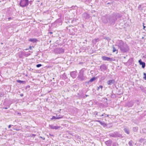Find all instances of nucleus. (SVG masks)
I'll list each match as a JSON object with an SVG mask.
<instances>
[{
	"label": "nucleus",
	"instance_id": "nucleus-1",
	"mask_svg": "<svg viewBox=\"0 0 146 146\" xmlns=\"http://www.w3.org/2000/svg\"><path fill=\"white\" fill-rule=\"evenodd\" d=\"M116 44V45L118 46L122 52L125 53L129 51V46L122 40H118Z\"/></svg>",
	"mask_w": 146,
	"mask_h": 146
},
{
	"label": "nucleus",
	"instance_id": "nucleus-2",
	"mask_svg": "<svg viewBox=\"0 0 146 146\" xmlns=\"http://www.w3.org/2000/svg\"><path fill=\"white\" fill-rule=\"evenodd\" d=\"M84 69H82L80 70L78 77V79L81 81L86 80V77L84 75Z\"/></svg>",
	"mask_w": 146,
	"mask_h": 146
},
{
	"label": "nucleus",
	"instance_id": "nucleus-3",
	"mask_svg": "<svg viewBox=\"0 0 146 146\" xmlns=\"http://www.w3.org/2000/svg\"><path fill=\"white\" fill-rule=\"evenodd\" d=\"M116 21V19L115 18L113 14L109 16V22L111 25H114Z\"/></svg>",
	"mask_w": 146,
	"mask_h": 146
},
{
	"label": "nucleus",
	"instance_id": "nucleus-4",
	"mask_svg": "<svg viewBox=\"0 0 146 146\" xmlns=\"http://www.w3.org/2000/svg\"><path fill=\"white\" fill-rule=\"evenodd\" d=\"M110 136L113 137H119L122 138V136L121 134L117 132H115L110 133Z\"/></svg>",
	"mask_w": 146,
	"mask_h": 146
},
{
	"label": "nucleus",
	"instance_id": "nucleus-5",
	"mask_svg": "<svg viewBox=\"0 0 146 146\" xmlns=\"http://www.w3.org/2000/svg\"><path fill=\"white\" fill-rule=\"evenodd\" d=\"M28 4V0H21L19 2L20 5L23 7L27 6Z\"/></svg>",
	"mask_w": 146,
	"mask_h": 146
},
{
	"label": "nucleus",
	"instance_id": "nucleus-6",
	"mask_svg": "<svg viewBox=\"0 0 146 146\" xmlns=\"http://www.w3.org/2000/svg\"><path fill=\"white\" fill-rule=\"evenodd\" d=\"M102 22L104 23H107L109 21V17L107 15H106L102 17Z\"/></svg>",
	"mask_w": 146,
	"mask_h": 146
},
{
	"label": "nucleus",
	"instance_id": "nucleus-7",
	"mask_svg": "<svg viewBox=\"0 0 146 146\" xmlns=\"http://www.w3.org/2000/svg\"><path fill=\"white\" fill-rule=\"evenodd\" d=\"M113 14L115 17V18L116 19V20L120 18L122 16L121 14L120 13H114Z\"/></svg>",
	"mask_w": 146,
	"mask_h": 146
},
{
	"label": "nucleus",
	"instance_id": "nucleus-8",
	"mask_svg": "<svg viewBox=\"0 0 146 146\" xmlns=\"http://www.w3.org/2000/svg\"><path fill=\"white\" fill-rule=\"evenodd\" d=\"M55 52L58 54L63 53L64 52V49L62 48H58L56 49Z\"/></svg>",
	"mask_w": 146,
	"mask_h": 146
},
{
	"label": "nucleus",
	"instance_id": "nucleus-9",
	"mask_svg": "<svg viewBox=\"0 0 146 146\" xmlns=\"http://www.w3.org/2000/svg\"><path fill=\"white\" fill-rule=\"evenodd\" d=\"M100 68L102 71H104L106 70L107 68L106 65L105 64H103L100 66Z\"/></svg>",
	"mask_w": 146,
	"mask_h": 146
},
{
	"label": "nucleus",
	"instance_id": "nucleus-10",
	"mask_svg": "<svg viewBox=\"0 0 146 146\" xmlns=\"http://www.w3.org/2000/svg\"><path fill=\"white\" fill-rule=\"evenodd\" d=\"M77 72L76 71H72L70 73V75L73 78H75L77 76Z\"/></svg>",
	"mask_w": 146,
	"mask_h": 146
},
{
	"label": "nucleus",
	"instance_id": "nucleus-11",
	"mask_svg": "<svg viewBox=\"0 0 146 146\" xmlns=\"http://www.w3.org/2000/svg\"><path fill=\"white\" fill-rule=\"evenodd\" d=\"M82 16L83 17L86 19H88L90 17V15L86 13H83L82 15Z\"/></svg>",
	"mask_w": 146,
	"mask_h": 146
},
{
	"label": "nucleus",
	"instance_id": "nucleus-12",
	"mask_svg": "<svg viewBox=\"0 0 146 146\" xmlns=\"http://www.w3.org/2000/svg\"><path fill=\"white\" fill-rule=\"evenodd\" d=\"M102 58L103 60L104 61L106 60L108 61H111L112 60L111 58L105 56H102Z\"/></svg>",
	"mask_w": 146,
	"mask_h": 146
},
{
	"label": "nucleus",
	"instance_id": "nucleus-13",
	"mask_svg": "<svg viewBox=\"0 0 146 146\" xmlns=\"http://www.w3.org/2000/svg\"><path fill=\"white\" fill-rule=\"evenodd\" d=\"M49 126L51 129H57L61 127L60 126H54L53 125H49Z\"/></svg>",
	"mask_w": 146,
	"mask_h": 146
},
{
	"label": "nucleus",
	"instance_id": "nucleus-14",
	"mask_svg": "<svg viewBox=\"0 0 146 146\" xmlns=\"http://www.w3.org/2000/svg\"><path fill=\"white\" fill-rule=\"evenodd\" d=\"M112 143V141L110 140H109L106 141L105 143L107 146H111Z\"/></svg>",
	"mask_w": 146,
	"mask_h": 146
},
{
	"label": "nucleus",
	"instance_id": "nucleus-15",
	"mask_svg": "<svg viewBox=\"0 0 146 146\" xmlns=\"http://www.w3.org/2000/svg\"><path fill=\"white\" fill-rule=\"evenodd\" d=\"M139 64L142 65V67L143 68H144L145 67V62L142 61L141 59H140L139 60Z\"/></svg>",
	"mask_w": 146,
	"mask_h": 146
},
{
	"label": "nucleus",
	"instance_id": "nucleus-16",
	"mask_svg": "<svg viewBox=\"0 0 146 146\" xmlns=\"http://www.w3.org/2000/svg\"><path fill=\"white\" fill-rule=\"evenodd\" d=\"M115 82V81L114 80H110L107 81V83L108 85H111Z\"/></svg>",
	"mask_w": 146,
	"mask_h": 146
},
{
	"label": "nucleus",
	"instance_id": "nucleus-17",
	"mask_svg": "<svg viewBox=\"0 0 146 146\" xmlns=\"http://www.w3.org/2000/svg\"><path fill=\"white\" fill-rule=\"evenodd\" d=\"M134 104V102L132 101H131L128 103L126 106H128V107H132Z\"/></svg>",
	"mask_w": 146,
	"mask_h": 146
},
{
	"label": "nucleus",
	"instance_id": "nucleus-18",
	"mask_svg": "<svg viewBox=\"0 0 146 146\" xmlns=\"http://www.w3.org/2000/svg\"><path fill=\"white\" fill-rule=\"evenodd\" d=\"M96 121L99 122L101 125L103 126L104 127H105L106 126V124L104 122H102L99 120H96Z\"/></svg>",
	"mask_w": 146,
	"mask_h": 146
},
{
	"label": "nucleus",
	"instance_id": "nucleus-19",
	"mask_svg": "<svg viewBox=\"0 0 146 146\" xmlns=\"http://www.w3.org/2000/svg\"><path fill=\"white\" fill-rule=\"evenodd\" d=\"M37 40L35 38H30L29 40V41L32 42L33 43H36Z\"/></svg>",
	"mask_w": 146,
	"mask_h": 146
},
{
	"label": "nucleus",
	"instance_id": "nucleus-20",
	"mask_svg": "<svg viewBox=\"0 0 146 146\" xmlns=\"http://www.w3.org/2000/svg\"><path fill=\"white\" fill-rule=\"evenodd\" d=\"M60 76V78L63 79L65 80L67 78V77L65 73H64L63 74L61 75Z\"/></svg>",
	"mask_w": 146,
	"mask_h": 146
},
{
	"label": "nucleus",
	"instance_id": "nucleus-21",
	"mask_svg": "<svg viewBox=\"0 0 146 146\" xmlns=\"http://www.w3.org/2000/svg\"><path fill=\"white\" fill-rule=\"evenodd\" d=\"M124 130L125 132L127 134H129V130L127 128L125 127L124 129Z\"/></svg>",
	"mask_w": 146,
	"mask_h": 146
},
{
	"label": "nucleus",
	"instance_id": "nucleus-22",
	"mask_svg": "<svg viewBox=\"0 0 146 146\" xmlns=\"http://www.w3.org/2000/svg\"><path fill=\"white\" fill-rule=\"evenodd\" d=\"M62 117H55L54 116H53L52 118L51 119H61Z\"/></svg>",
	"mask_w": 146,
	"mask_h": 146
},
{
	"label": "nucleus",
	"instance_id": "nucleus-23",
	"mask_svg": "<svg viewBox=\"0 0 146 146\" xmlns=\"http://www.w3.org/2000/svg\"><path fill=\"white\" fill-rule=\"evenodd\" d=\"M17 82L20 84H24L25 83V81H22L20 80H17Z\"/></svg>",
	"mask_w": 146,
	"mask_h": 146
},
{
	"label": "nucleus",
	"instance_id": "nucleus-24",
	"mask_svg": "<svg viewBox=\"0 0 146 146\" xmlns=\"http://www.w3.org/2000/svg\"><path fill=\"white\" fill-rule=\"evenodd\" d=\"M138 128L137 127H134L133 128V131L135 132H137V131Z\"/></svg>",
	"mask_w": 146,
	"mask_h": 146
},
{
	"label": "nucleus",
	"instance_id": "nucleus-25",
	"mask_svg": "<svg viewBox=\"0 0 146 146\" xmlns=\"http://www.w3.org/2000/svg\"><path fill=\"white\" fill-rule=\"evenodd\" d=\"M95 80V77H93L92 78H91L90 80L89 81V82H92L93 81H94Z\"/></svg>",
	"mask_w": 146,
	"mask_h": 146
},
{
	"label": "nucleus",
	"instance_id": "nucleus-26",
	"mask_svg": "<svg viewBox=\"0 0 146 146\" xmlns=\"http://www.w3.org/2000/svg\"><path fill=\"white\" fill-rule=\"evenodd\" d=\"M112 48H113V52H115V51H117V50L115 48L113 45L112 46Z\"/></svg>",
	"mask_w": 146,
	"mask_h": 146
},
{
	"label": "nucleus",
	"instance_id": "nucleus-27",
	"mask_svg": "<svg viewBox=\"0 0 146 146\" xmlns=\"http://www.w3.org/2000/svg\"><path fill=\"white\" fill-rule=\"evenodd\" d=\"M118 144L116 142H114L112 146H118Z\"/></svg>",
	"mask_w": 146,
	"mask_h": 146
},
{
	"label": "nucleus",
	"instance_id": "nucleus-28",
	"mask_svg": "<svg viewBox=\"0 0 146 146\" xmlns=\"http://www.w3.org/2000/svg\"><path fill=\"white\" fill-rule=\"evenodd\" d=\"M138 9L139 10H142L143 9L142 5H140L138 7Z\"/></svg>",
	"mask_w": 146,
	"mask_h": 146
},
{
	"label": "nucleus",
	"instance_id": "nucleus-29",
	"mask_svg": "<svg viewBox=\"0 0 146 146\" xmlns=\"http://www.w3.org/2000/svg\"><path fill=\"white\" fill-rule=\"evenodd\" d=\"M132 141L131 140L129 142L128 144L130 146H133V145L132 144Z\"/></svg>",
	"mask_w": 146,
	"mask_h": 146
},
{
	"label": "nucleus",
	"instance_id": "nucleus-30",
	"mask_svg": "<svg viewBox=\"0 0 146 146\" xmlns=\"http://www.w3.org/2000/svg\"><path fill=\"white\" fill-rule=\"evenodd\" d=\"M103 88V86L102 85L98 87L97 88V90H99V89L100 88H101V90H102V88Z\"/></svg>",
	"mask_w": 146,
	"mask_h": 146
},
{
	"label": "nucleus",
	"instance_id": "nucleus-31",
	"mask_svg": "<svg viewBox=\"0 0 146 146\" xmlns=\"http://www.w3.org/2000/svg\"><path fill=\"white\" fill-rule=\"evenodd\" d=\"M98 113L99 112L97 111H95L94 112V114H95V117H96V115H98Z\"/></svg>",
	"mask_w": 146,
	"mask_h": 146
},
{
	"label": "nucleus",
	"instance_id": "nucleus-32",
	"mask_svg": "<svg viewBox=\"0 0 146 146\" xmlns=\"http://www.w3.org/2000/svg\"><path fill=\"white\" fill-rule=\"evenodd\" d=\"M93 41H94L95 42H97L99 41V39L98 38H95V39H94Z\"/></svg>",
	"mask_w": 146,
	"mask_h": 146
},
{
	"label": "nucleus",
	"instance_id": "nucleus-33",
	"mask_svg": "<svg viewBox=\"0 0 146 146\" xmlns=\"http://www.w3.org/2000/svg\"><path fill=\"white\" fill-rule=\"evenodd\" d=\"M41 66H42V65L41 64H38L36 65V66L37 68H39V67Z\"/></svg>",
	"mask_w": 146,
	"mask_h": 146
},
{
	"label": "nucleus",
	"instance_id": "nucleus-34",
	"mask_svg": "<svg viewBox=\"0 0 146 146\" xmlns=\"http://www.w3.org/2000/svg\"><path fill=\"white\" fill-rule=\"evenodd\" d=\"M144 77L143 78L145 80H146V73H144Z\"/></svg>",
	"mask_w": 146,
	"mask_h": 146
},
{
	"label": "nucleus",
	"instance_id": "nucleus-35",
	"mask_svg": "<svg viewBox=\"0 0 146 146\" xmlns=\"http://www.w3.org/2000/svg\"><path fill=\"white\" fill-rule=\"evenodd\" d=\"M56 117H62L61 118H62L63 117V116H62V115H56Z\"/></svg>",
	"mask_w": 146,
	"mask_h": 146
},
{
	"label": "nucleus",
	"instance_id": "nucleus-36",
	"mask_svg": "<svg viewBox=\"0 0 146 146\" xmlns=\"http://www.w3.org/2000/svg\"><path fill=\"white\" fill-rule=\"evenodd\" d=\"M60 84L61 85H63L64 84V82L63 81H61L60 82Z\"/></svg>",
	"mask_w": 146,
	"mask_h": 146
},
{
	"label": "nucleus",
	"instance_id": "nucleus-37",
	"mask_svg": "<svg viewBox=\"0 0 146 146\" xmlns=\"http://www.w3.org/2000/svg\"><path fill=\"white\" fill-rule=\"evenodd\" d=\"M36 135L34 134H32L31 135V137H35Z\"/></svg>",
	"mask_w": 146,
	"mask_h": 146
},
{
	"label": "nucleus",
	"instance_id": "nucleus-38",
	"mask_svg": "<svg viewBox=\"0 0 146 146\" xmlns=\"http://www.w3.org/2000/svg\"><path fill=\"white\" fill-rule=\"evenodd\" d=\"M109 115H108V114H105V115H104V117H108L109 116Z\"/></svg>",
	"mask_w": 146,
	"mask_h": 146
},
{
	"label": "nucleus",
	"instance_id": "nucleus-39",
	"mask_svg": "<svg viewBox=\"0 0 146 146\" xmlns=\"http://www.w3.org/2000/svg\"><path fill=\"white\" fill-rule=\"evenodd\" d=\"M104 115H105V113H104L103 114H102V115H100V116H103Z\"/></svg>",
	"mask_w": 146,
	"mask_h": 146
},
{
	"label": "nucleus",
	"instance_id": "nucleus-40",
	"mask_svg": "<svg viewBox=\"0 0 146 146\" xmlns=\"http://www.w3.org/2000/svg\"><path fill=\"white\" fill-rule=\"evenodd\" d=\"M40 138H42L43 140H44L45 139V138L44 137L43 138V137H42L41 136L40 137Z\"/></svg>",
	"mask_w": 146,
	"mask_h": 146
},
{
	"label": "nucleus",
	"instance_id": "nucleus-41",
	"mask_svg": "<svg viewBox=\"0 0 146 146\" xmlns=\"http://www.w3.org/2000/svg\"><path fill=\"white\" fill-rule=\"evenodd\" d=\"M11 19H12V18H11V17H9L8 18V20H9Z\"/></svg>",
	"mask_w": 146,
	"mask_h": 146
},
{
	"label": "nucleus",
	"instance_id": "nucleus-42",
	"mask_svg": "<svg viewBox=\"0 0 146 146\" xmlns=\"http://www.w3.org/2000/svg\"><path fill=\"white\" fill-rule=\"evenodd\" d=\"M143 139H140V142H142V141H143Z\"/></svg>",
	"mask_w": 146,
	"mask_h": 146
},
{
	"label": "nucleus",
	"instance_id": "nucleus-43",
	"mask_svg": "<svg viewBox=\"0 0 146 146\" xmlns=\"http://www.w3.org/2000/svg\"><path fill=\"white\" fill-rule=\"evenodd\" d=\"M33 47V46H30L29 47V49H30V50H31L32 49V47Z\"/></svg>",
	"mask_w": 146,
	"mask_h": 146
},
{
	"label": "nucleus",
	"instance_id": "nucleus-44",
	"mask_svg": "<svg viewBox=\"0 0 146 146\" xmlns=\"http://www.w3.org/2000/svg\"><path fill=\"white\" fill-rule=\"evenodd\" d=\"M17 114H19V115H21V113H17Z\"/></svg>",
	"mask_w": 146,
	"mask_h": 146
},
{
	"label": "nucleus",
	"instance_id": "nucleus-45",
	"mask_svg": "<svg viewBox=\"0 0 146 146\" xmlns=\"http://www.w3.org/2000/svg\"><path fill=\"white\" fill-rule=\"evenodd\" d=\"M11 125H9V126H8V128H10L11 127Z\"/></svg>",
	"mask_w": 146,
	"mask_h": 146
},
{
	"label": "nucleus",
	"instance_id": "nucleus-46",
	"mask_svg": "<svg viewBox=\"0 0 146 146\" xmlns=\"http://www.w3.org/2000/svg\"><path fill=\"white\" fill-rule=\"evenodd\" d=\"M29 70L31 71H32L33 70V69L32 68H30L29 69Z\"/></svg>",
	"mask_w": 146,
	"mask_h": 146
},
{
	"label": "nucleus",
	"instance_id": "nucleus-47",
	"mask_svg": "<svg viewBox=\"0 0 146 146\" xmlns=\"http://www.w3.org/2000/svg\"><path fill=\"white\" fill-rule=\"evenodd\" d=\"M143 29H144L146 27L144 25H143Z\"/></svg>",
	"mask_w": 146,
	"mask_h": 146
},
{
	"label": "nucleus",
	"instance_id": "nucleus-48",
	"mask_svg": "<svg viewBox=\"0 0 146 146\" xmlns=\"http://www.w3.org/2000/svg\"><path fill=\"white\" fill-rule=\"evenodd\" d=\"M20 96H21V97H22V96H23V94H21L20 95Z\"/></svg>",
	"mask_w": 146,
	"mask_h": 146
},
{
	"label": "nucleus",
	"instance_id": "nucleus-49",
	"mask_svg": "<svg viewBox=\"0 0 146 146\" xmlns=\"http://www.w3.org/2000/svg\"><path fill=\"white\" fill-rule=\"evenodd\" d=\"M49 33L52 34V32H49Z\"/></svg>",
	"mask_w": 146,
	"mask_h": 146
},
{
	"label": "nucleus",
	"instance_id": "nucleus-50",
	"mask_svg": "<svg viewBox=\"0 0 146 146\" xmlns=\"http://www.w3.org/2000/svg\"><path fill=\"white\" fill-rule=\"evenodd\" d=\"M100 115H100V112H99V113H98V115H99V116H100Z\"/></svg>",
	"mask_w": 146,
	"mask_h": 146
},
{
	"label": "nucleus",
	"instance_id": "nucleus-51",
	"mask_svg": "<svg viewBox=\"0 0 146 146\" xmlns=\"http://www.w3.org/2000/svg\"><path fill=\"white\" fill-rule=\"evenodd\" d=\"M7 108H4V109H7Z\"/></svg>",
	"mask_w": 146,
	"mask_h": 146
},
{
	"label": "nucleus",
	"instance_id": "nucleus-52",
	"mask_svg": "<svg viewBox=\"0 0 146 146\" xmlns=\"http://www.w3.org/2000/svg\"><path fill=\"white\" fill-rule=\"evenodd\" d=\"M85 96H86V97H87V96H88V95H86Z\"/></svg>",
	"mask_w": 146,
	"mask_h": 146
},
{
	"label": "nucleus",
	"instance_id": "nucleus-53",
	"mask_svg": "<svg viewBox=\"0 0 146 146\" xmlns=\"http://www.w3.org/2000/svg\"><path fill=\"white\" fill-rule=\"evenodd\" d=\"M79 64H81V63H79Z\"/></svg>",
	"mask_w": 146,
	"mask_h": 146
}]
</instances>
